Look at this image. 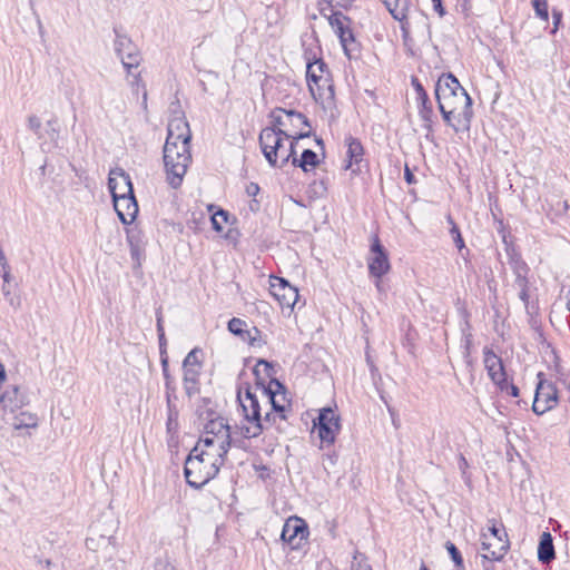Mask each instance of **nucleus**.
<instances>
[{
    "label": "nucleus",
    "mask_w": 570,
    "mask_h": 570,
    "mask_svg": "<svg viewBox=\"0 0 570 570\" xmlns=\"http://www.w3.org/2000/svg\"><path fill=\"white\" fill-rule=\"evenodd\" d=\"M351 570H372L367 559L362 553L356 552L351 563Z\"/></svg>",
    "instance_id": "nucleus-33"
},
{
    "label": "nucleus",
    "mask_w": 570,
    "mask_h": 570,
    "mask_svg": "<svg viewBox=\"0 0 570 570\" xmlns=\"http://www.w3.org/2000/svg\"><path fill=\"white\" fill-rule=\"evenodd\" d=\"M556 558L553 539L550 532L544 531L539 541L538 559L542 563H549Z\"/></svg>",
    "instance_id": "nucleus-26"
},
{
    "label": "nucleus",
    "mask_w": 570,
    "mask_h": 570,
    "mask_svg": "<svg viewBox=\"0 0 570 570\" xmlns=\"http://www.w3.org/2000/svg\"><path fill=\"white\" fill-rule=\"evenodd\" d=\"M191 132L185 117L176 116L171 118L167 127L166 142H176L177 145H190Z\"/></svg>",
    "instance_id": "nucleus-17"
},
{
    "label": "nucleus",
    "mask_w": 570,
    "mask_h": 570,
    "mask_svg": "<svg viewBox=\"0 0 570 570\" xmlns=\"http://www.w3.org/2000/svg\"><path fill=\"white\" fill-rule=\"evenodd\" d=\"M230 445L232 440L209 439V435H202L195 446H200V453L205 455L204 458L206 460L213 461L222 466Z\"/></svg>",
    "instance_id": "nucleus-14"
},
{
    "label": "nucleus",
    "mask_w": 570,
    "mask_h": 570,
    "mask_svg": "<svg viewBox=\"0 0 570 570\" xmlns=\"http://www.w3.org/2000/svg\"><path fill=\"white\" fill-rule=\"evenodd\" d=\"M159 340V346L160 348L165 347L166 346V338H158Z\"/></svg>",
    "instance_id": "nucleus-62"
},
{
    "label": "nucleus",
    "mask_w": 570,
    "mask_h": 570,
    "mask_svg": "<svg viewBox=\"0 0 570 570\" xmlns=\"http://www.w3.org/2000/svg\"><path fill=\"white\" fill-rule=\"evenodd\" d=\"M330 3L341 7V8H350L355 0H327Z\"/></svg>",
    "instance_id": "nucleus-44"
},
{
    "label": "nucleus",
    "mask_w": 570,
    "mask_h": 570,
    "mask_svg": "<svg viewBox=\"0 0 570 570\" xmlns=\"http://www.w3.org/2000/svg\"><path fill=\"white\" fill-rule=\"evenodd\" d=\"M419 101H420V105H424V104H429L430 102L428 94L425 92L423 87H420Z\"/></svg>",
    "instance_id": "nucleus-48"
},
{
    "label": "nucleus",
    "mask_w": 570,
    "mask_h": 570,
    "mask_svg": "<svg viewBox=\"0 0 570 570\" xmlns=\"http://www.w3.org/2000/svg\"><path fill=\"white\" fill-rule=\"evenodd\" d=\"M161 365H163V372H164V374H166V370H167V366H168L167 358H163L161 360Z\"/></svg>",
    "instance_id": "nucleus-61"
},
{
    "label": "nucleus",
    "mask_w": 570,
    "mask_h": 570,
    "mask_svg": "<svg viewBox=\"0 0 570 570\" xmlns=\"http://www.w3.org/2000/svg\"><path fill=\"white\" fill-rule=\"evenodd\" d=\"M291 141L287 145H283L277 150V166L276 167H284L288 161L293 163V157L295 156V145L298 140H294V138H289Z\"/></svg>",
    "instance_id": "nucleus-30"
},
{
    "label": "nucleus",
    "mask_w": 570,
    "mask_h": 570,
    "mask_svg": "<svg viewBox=\"0 0 570 570\" xmlns=\"http://www.w3.org/2000/svg\"><path fill=\"white\" fill-rule=\"evenodd\" d=\"M434 10L439 13L440 17L445 14V10L442 6V0H432Z\"/></svg>",
    "instance_id": "nucleus-46"
},
{
    "label": "nucleus",
    "mask_w": 570,
    "mask_h": 570,
    "mask_svg": "<svg viewBox=\"0 0 570 570\" xmlns=\"http://www.w3.org/2000/svg\"><path fill=\"white\" fill-rule=\"evenodd\" d=\"M202 355L203 352L200 348H193L183 362L184 390L189 399L197 395L200 391L199 375L203 366L200 360Z\"/></svg>",
    "instance_id": "nucleus-6"
},
{
    "label": "nucleus",
    "mask_w": 570,
    "mask_h": 570,
    "mask_svg": "<svg viewBox=\"0 0 570 570\" xmlns=\"http://www.w3.org/2000/svg\"><path fill=\"white\" fill-rule=\"evenodd\" d=\"M6 379V371L3 368V366L0 364V384L4 381Z\"/></svg>",
    "instance_id": "nucleus-60"
},
{
    "label": "nucleus",
    "mask_w": 570,
    "mask_h": 570,
    "mask_svg": "<svg viewBox=\"0 0 570 570\" xmlns=\"http://www.w3.org/2000/svg\"><path fill=\"white\" fill-rule=\"evenodd\" d=\"M498 387L503 392L507 391L511 396L517 397L519 396V389L514 384L508 383L505 380V384H499Z\"/></svg>",
    "instance_id": "nucleus-42"
},
{
    "label": "nucleus",
    "mask_w": 570,
    "mask_h": 570,
    "mask_svg": "<svg viewBox=\"0 0 570 570\" xmlns=\"http://www.w3.org/2000/svg\"><path fill=\"white\" fill-rule=\"evenodd\" d=\"M420 570H429V569L424 563H422Z\"/></svg>",
    "instance_id": "nucleus-63"
},
{
    "label": "nucleus",
    "mask_w": 570,
    "mask_h": 570,
    "mask_svg": "<svg viewBox=\"0 0 570 570\" xmlns=\"http://www.w3.org/2000/svg\"><path fill=\"white\" fill-rule=\"evenodd\" d=\"M203 435H209V439L232 440L230 428L224 417L210 419L204 426Z\"/></svg>",
    "instance_id": "nucleus-25"
},
{
    "label": "nucleus",
    "mask_w": 570,
    "mask_h": 570,
    "mask_svg": "<svg viewBox=\"0 0 570 570\" xmlns=\"http://www.w3.org/2000/svg\"><path fill=\"white\" fill-rule=\"evenodd\" d=\"M448 222L451 225L450 233L453 237V242L456 245V247L461 250L464 247V240L461 236L460 229L451 216H448Z\"/></svg>",
    "instance_id": "nucleus-34"
},
{
    "label": "nucleus",
    "mask_w": 570,
    "mask_h": 570,
    "mask_svg": "<svg viewBox=\"0 0 570 570\" xmlns=\"http://www.w3.org/2000/svg\"><path fill=\"white\" fill-rule=\"evenodd\" d=\"M262 365H263L265 368H268V367H269V363H268V362L261 360V361L257 363V365H256V370H255V372H257V371H258V367H259V366H262Z\"/></svg>",
    "instance_id": "nucleus-57"
},
{
    "label": "nucleus",
    "mask_w": 570,
    "mask_h": 570,
    "mask_svg": "<svg viewBox=\"0 0 570 570\" xmlns=\"http://www.w3.org/2000/svg\"><path fill=\"white\" fill-rule=\"evenodd\" d=\"M57 125L56 119H51L47 121V126L49 127V130L47 131L51 140H57L58 138V129L55 127Z\"/></svg>",
    "instance_id": "nucleus-43"
},
{
    "label": "nucleus",
    "mask_w": 570,
    "mask_h": 570,
    "mask_svg": "<svg viewBox=\"0 0 570 570\" xmlns=\"http://www.w3.org/2000/svg\"><path fill=\"white\" fill-rule=\"evenodd\" d=\"M127 239L130 247V255L137 267L141 266L145 259L146 239L138 228L127 230Z\"/></svg>",
    "instance_id": "nucleus-22"
},
{
    "label": "nucleus",
    "mask_w": 570,
    "mask_h": 570,
    "mask_svg": "<svg viewBox=\"0 0 570 570\" xmlns=\"http://www.w3.org/2000/svg\"><path fill=\"white\" fill-rule=\"evenodd\" d=\"M28 128L40 139L42 138L41 134V120L38 116L31 115L27 119Z\"/></svg>",
    "instance_id": "nucleus-37"
},
{
    "label": "nucleus",
    "mask_w": 570,
    "mask_h": 570,
    "mask_svg": "<svg viewBox=\"0 0 570 570\" xmlns=\"http://www.w3.org/2000/svg\"><path fill=\"white\" fill-rule=\"evenodd\" d=\"M367 266L370 275L374 278H382L391 268L389 256L377 236L373 237Z\"/></svg>",
    "instance_id": "nucleus-16"
},
{
    "label": "nucleus",
    "mask_w": 570,
    "mask_h": 570,
    "mask_svg": "<svg viewBox=\"0 0 570 570\" xmlns=\"http://www.w3.org/2000/svg\"><path fill=\"white\" fill-rule=\"evenodd\" d=\"M282 389L283 385L278 381L272 380L267 387L261 390L264 406L266 411L272 412V424L276 423L277 417L282 421L287 419L288 406L285 403L284 393H279Z\"/></svg>",
    "instance_id": "nucleus-9"
},
{
    "label": "nucleus",
    "mask_w": 570,
    "mask_h": 570,
    "mask_svg": "<svg viewBox=\"0 0 570 570\" xmlns=\"http://www.w3.org/2000/svg\"><path fill=\"white\" fill-rule=\"evenodd\" d=\"M482 549L488 551L487 554L482 556L484 559L491 561H501L509 550V542H499V547L493 549L490 542L484 541L482 542Z\"/></svg>",
    "instance_id": "nucleus-28"
},
{
    "label": "nucleus",
    "mask_w": 570,
    "mask_h": 570,
    "mask_svg": "<svg viewBox=\"0 0 570 570\" xmlns=\"http://www.w3.org/2000/svg\"><path fill=\"white\" fill-rule=\"evenodd\" d=\"M392 17L401 22L403 38L406 40L409 35V23L405 21L407 16V0H382Z\"/></svg>",
    "instance_id": "nucleus-24"
},
{
    "label": "nucleus",
    "mask_w": 570,
    "mask_h": 570,
    "mask_svg": "<svg viewBox=\"0 0 570 570\" xmlns=\"http://www.w3.org/2000/svg\"><path fill=\"white\" fill-rule=\"evenodd\" d=\"M261 390L262 387L253 390L246 386L245 392L242 390L237 392V400L244 415L240 434L245 439L259 436L272 424V412L266 411Z\"/></svg>",
    "instance_id": "nucleus-3"
},
{
    "label": "nucleus",
    "mask_w": 570,
    "mask_h": 570,
    "mask_svg": "<svg viewBox=\"0 0 570 570\" xmlns=\"http://www.w3.org/2000/svg\"><path fill=\"white\" fill-rule=\"evenodd\" d=\"M2 279L6 285H8L10 283V279H11L10 271L6 269L4 273H2Z\"/></svg>",
    "instance_id": "nucleus-54"
},
{
    "label": "nucleus",
    "mask_w": 570,
    "mask_h": 570,
    "mask_svg": "<svg viewBox=\"0 0 570 570\" xmlns=\"http://www.w3.org/2000/svg\"><path fill=\"white\" fill-rule=\"evenodd\" d=\"M490 531H491L492 535L498 539L499 542H503L502 538L500 537V530L495 525L490 528Z\"/></svg>",
    "instance_id": "nucleus-51"
},
{
    "label": "nucleus",
    "mask_w": 570,
    "mask_h": 570,
    "mask_svg": "<svg viewBox=\"0 0 570 570\" xmlns=\"http://www.w3.org/2000/svg\"><path fill=\"white\" fill-rule=\"evenodd\" d=\"M306 78L309 91L315 99L322 98L323 90L325 89L331 95L333 94L331 73L323 60L320 59L307 63Z\"/></svg>",
    "instance_id": "nucleus-7"
},
{
    "label": "nucleus",
    "mask_w": 570,
    "mask_h": 570,
    "mask_svg": "<svg viewBox=\"0 0 570 570\" xmlns=\"http://www.w3.org/2000/svg\"><path fill=\"white\" fill-rule=\"evenodd\" d=\"M375 279H376V281H375V287H376V289H377L380 293L384 292L383 283H382L381 278H375Z\"/></svg>",
    "instance_id": "nucleus-55"
},
{
    "label": "nucleus",
    "mask_w": 570,
    "mask_h": 570,
    "mask_svg": "<svg viewBox=\"0 0 570 570\" xmlns=\"http://www.w3.org/2000/svg\"><path fill=\"white\" fill-rule=\"evenodd\" d=\"M462 332H463V337H464V346H465L466 352H469L470 346L472 344V334L470 332H466L464 328L462 330Z\"/></svg>",
    "instance_id": "nucleus-47"
},
{
    "label": "nucleus",
    "mask_w": 570,
    "mask_h": 570,
    "mask_svg": "<svg viewBox=\"0 0 570 570\" xmlns=\"http://www.w3.org/2000/svg\"><path fill=\"white\" fill-rule=\"evenodd\" d=\"M458 7L462 9V11H466L469 9V1L468 0H458Z\"/></svg>",
    "instance_id": "nucleus-53"
},
{
    "label": "nucleus",
    "mask_w": 570,
    "mask_h": 570,
    "mask_svg": "<svg viewBox=\"0 0 570 570\" xmlns=\"http://www.w3.org/2000/svg\"><path fill=\"white\" fill-rule=\"evenodd\" d=\"M272 127L264 128L259 134V145L262 151L273 167L277 166V150L285 145V140L294 138L299 140L309 136V131L288 132L286 120H291L293 125L305 124L308 126V120L305 115L294 110H285L282 108L275 109L271 112Z\"/></svg>",
    "instance_id": "nucleus-2"
},
{
    "label": "nucleus",
    "mask_w": 570,
    "mask_h": 570,
    "mask_svg": "<svg viewBox=\"0 0 570 570\" xmlns=\"http://www.w3.org/2000/svg\"><path fill=\"white\" fill-rule=\"evenodd\" d=\"M532 4L535 11V14L542 19L543 21H548V1L547 0H532Z\"/></svg>",
    "instance_id": "nucleus-35"
},
{
    "label": "nucleus",
    "mask_w": 570,
    "mask_h": 570,
    "mask_svg": "<svg viewBox=\"0 0 570 570\" xmlns=\"http://www.w3.org/2000/svg\"><path fill=\"white\" fill-rule=\"evenodd\" d=\"M439 109L455 132L468 131L472 119V99L452 73L442 75L435 86Z\"/></svg>",
    "instance_id": "nucleus-1"
},
{
    "label": "nucleus",
    "mask_w": 570,
    "mask_h": 570,
    "mask_svg": "<svg viewBox=\"0 0 570 570\" xmlns=\"http://www.w3.org/2000/svg\"><path fill=\"white\" fill-rule=\"evenodd\" d=\"M29 403L27 390L20 385L11 384L0 395V415L3 419L16 414Z\"/></svg>",
    "instance_id": "nucleus-11"
},
{
    "label": "nucleus",
    "mask_w": 570,
    "mask_h": 570,
    "mask_svg": "<svg viewBox=\"0 0 570 570\" xmlns=\"http://www.w3.org/2000/svg\"><path fill=\"white\" fill-rule=\"evenodd\" d=\"M468 468H469V463H468L466 459L462 454H460L459 469L461 470L463 478H465V475H466Z\"/></svg>",
    "instance_id": "nucleus-45"
},
{
    "label": "nucleus",
    "mask_w": 570,
    "mask_h": 570,
    "mask_svg": "<svg viewBox=\"0 0 570 570\" xmlns=\"http://www.w3.org/2000/svg\"><path fill=\"white\" fill-rule=\"evenodd\" d=\"M2 293L10 306L13 308H18L20 306V298L11 294L9 285L3 284Z\"/></svg>",
    "instance_id": "nucleus-40"
},
{
    "label": "nucleus",
    "mask_w": 570,
    "mask_h": 570,
    "mask_svg": "<svg viewBox=\"0 0 570 570\" xmlns=\"http://www.w3.org/2000/svg\"><path fill=\"white\" fill-rule=\"evenodd\" d=\"M420 117L426 124V127L431 128L433 117V109L431 102L420 105Z\"/></svg>",
    "instance_id": "nucleus-38"
},
{
    "label": "nucleus",
    "mask_w": 570,
    "mask_h": 570,
    "mask_svg": "<svg viewBox=\"0 0 570 570\" xmlns=\"http://www.w3.org/2000/svg\"><path fill=\"white\" fill-rule=\"evenodd\" d=\"M293 165L302 168L304 171L314 169L318 165V157L316 153L311 149H305L301 158L293 157Z\"/></svg>",
    "instance_id": "nucleus-27"
},
{
    "label": "nucleus",
    "mask_w": 570,
    "mask_h": 570,
    "mask_svg": "<svg viewBox=\"0 0 570 570\" xmlns=\"http://www.w3.org/2000/svg\"><path fill=\"white\" fill-rule=\"evenodd\" d=\"M269 292L283 308L292 309L298 299V289L283 277L271 276Z\"/></svg>",
    "instance_id": "nucleus-15"
},
{
    "label": "nucleus",
    "mask_w": 570,
    "mask_h": 570,
    "mask_svg": "<svg viewBox=\"0 0 570 570\" xmlns=\"http://www.w3.org/2000/svg\"><path fill=\"white\" fill-rule=\"evenodd\" d=\"M108 187L112 198L134 195L130 176L120 168L110 170Z\"/></svg>",
    "instance_id": "nucleus-18"
},
{
    "label": "nucleus",
    "mask_w": 570,
    "mask_h": 570,
    "mask_svg": "<svg viewBox=\"0 0 570 570\" xmlns=\"http://www.w3.org/2000/svg\"><path fill=\"white\" fill-rule=\"evenodd\" d=\"M308 527L304 519L292 515L289 517L282 529L281 539L287 543L291 549H299L302 543L308 538Z\"/></svg>",
    "instance_id": "nucleus-12"
},
{
    "label": "nucleus",
    "mask_w": 570,
    "mask_h": 570,
    "mask_svg": "<svg viewBox=\"0 0 570 570\" xmlns=\"http://www.w3.org/2000/svg\"><path fill=\"white\" fill-rule=\"evenodd\" d=\"M178 428V412L169 406L168 417L166 422V430L167 434L169 435L168 443H171L177 436Z\"/></svg>",
    "instance_id": "nucleus-31"
},
{
    "label": "nucleus",
    "mask_w": 570,
    "mask_h": 570,
    "mask_svg": "<svg viewBox=\"0 0 570 570\" xmlns=\"http://www.w3.org/2000/svg\"><path fill=\"white\" fill-rule=\"evenodd\" d=\"M483 362L491 381L497 386L502 383L505 384L507 374L501 357H499L492 350L484 348Z\"/></svg>",
    "instance_id": "nucleus-19"
},
{
    "label": "nucleus",
    "mask_w": 570,
    "mask_h": 570,
    "mask_svg": "<svg viewBox=\"0 0 570 570\" xmlns=\"http://www.w3.org/2000/svg\"><path fill=\"white\" fill-rule=\"evenodd\" d=\"M258 189H259L258 185L250 184V186L248 187V193L254 195L258 191Z\"/></svg>",
    "instance_id": "nucleus-56"
},
{
    "label": "nucleus",
    "mask_w": 570,
    "mask_h": 570,
    "mask_svg": "<svg viewBox=\"0 0 570 570\" xmlns=\"http://www.w3.org/2000/svg\"><path fill=\"white\" fill-rule=\"evenodd\" d=\"M328 23L340 38L341 45L346 50L350 42L354 41L352 30L350 28V19L342 12H333L328 17Z\"/></svg>",
    "instance_id": "nucleus-20"
},
{
    "label": "nucleus",
    "mask_w": 570,
    "mask_h": 570,
    "mask_svg": "<svg viewBox=\"0 0 570 570\" xmlns=\"http://www.w3.org/2000/svg\"><path fill=\"white\" fill-rule=\"evenodd\" d=\"M314 429L322 445H332L341 430L340 415L331 407L322 409L317 419L314 420Z\"/></svg>",
    "instance_id": "nucleus-8"
},
{
    "label": "nucleus",
    "mask_w": 570,
    "mask_h": 570,
    "mask_svg": "<svg viewBox=\"0 0 570 570\" xmlns=\"http://www.w3.org/2000/svg\"><path fill=\"white\" fill-rule=\"evenodd\" d=\"M552 17H553V20H554V26L558 27V24L560 23L561 18H562L561 12L557 11V10H553L552 11Z\"/></svg>",
    "instance_id": "nucleus-50"
},
{
    "label": "nucleus",
    "mask_w": 570,
    "mask_h": 570,
    "mask_svg": "<svg viewBox=\"0 0 570 570\" xmlns=\"http://www.w3.org/2000/svg\"><path fill=\"white\" fill-rule=\"evenodd\" d=\"M12 425L16 430L36 428L38 425L37 415L21 411L19 414H12Z\"/></svg>",
    "instance_id": "nucleus-29"
},
{
    "label": "nucleus",
    "mask_w": 570,
    "mask_h": 570,
    "mask_svg": "<svg viewBox=\"0 0 570 570\" xmlns=\"http://www.w3.org/2000/svg\"><path fill=\"white\" fill-rule=\"evenodd\" d=\"M157 332H158V338H164V327H163V321H161V316L158 315L157 317Z\"/></svg>",
    "instance_id": "nucleus-49"
},
{
    "label": "nucleus",
    "mask_w": 570,
    "mask_h": 570,
    "mask_svg": "<svg viewBox=\"0 0 570 570\" xmlns=\"http://www.w3.org/2000/svg\"><path fill=\"white\" fill-rule=\"evenodd\" d=\"M0 267H1L2 273H4V271H6V269H7V271H10V267H9V265H8L7 259H6V261H3V262H0Z\"/></svg>",
    "instance_id": "nucleus-59"
},
{
    "label": "nucleus",
    "mask_w": 570,
    "mask_h": 570,
    "mask_svg": "<svg viewBox=\"0 0 570 570\" xmlns=\"http://www.w3.org/2000/svg\"><path fill=\"white\" fill-rule=\"evenodd\" d=\"M191 164L190 145H177L176 142H165L164 165L167 181L173 188L181 185L184 176Z\"/></svg>",
    "instance_id": "nucleus-4"
},
{
    "label": "nucleus",
    "mask_w": 570,
    "mask_h": 570,
    "mask_svg": "<svg viewBox=\"0 0 570 570\" xmlns=\"http://www.w3.org/2000/svg\"><path fill=\"white\" fill-rule=\"evenodd\" d=\"M286 122H287V127H289V126H291V127H293V128H295V129H298V131H297V132L303 131V130H302V127H307L305 124H297V125L295 126V125H293V122H291V120H286ZM286 129H288V128H286ZM287 131H288V132H291L289 130H287Z\"/></svg>",
    "instance_id": "nucleus-52"
},
{
    "label": "nucleus",
    "mask_w": 570,
    "mask_h": 570,
    "mask_svg": "<svg viewBox=\"0 0 570 570\" xmlns=\"http://www.w3.org/2000/svg\"><path fill=\"white\" fill-rule=\"evenodd\" d=\"M405 179L407 183H412V180H413V175L411 174L409 168L405 169Z\"/></svg>",
    "instance_id": "nucleus-58"
},
{
    "label": "nucleus",
    "mask_w": 570,
    "mask_h": 570,
    "mask_svg": "<svg viewBox=\"0 0 570 570\" xmlns=\"http://www.w3.org/2000/svg\"><path fill=\"white\" fill-rule=\"evenodd\" d=\"M200 453V446H195L185 462L184 473L187 483L199 489L215 478L220 469V465L213 461H208Z\"/></svg>",
    "instance_id": "nucleus-5"
},
{
    "label": "nucleus",
    "mask_w": 570,
    "mask_h": 570,
    "mask_svg": "<svg viewBox=\"0 0 570 570\" xmlns=\"http://www.w3.org/2000/svg\"><path fill=\"white\" fill-rule=\"evenodd\" d=\"M245 325L246 323L243 320L234 317L228 322V330L233 334L242 335Z\"/></svg>",
    "instance_id": "nucleus-39"
},
{
    "label": "nucleus",
    "mask_w": 570,
    "mask_h": 570,
    "mask_svg": "<svg viewBox=\"0 0 570 570\" xmlns=\"http://www.w3.org/2000/svg\"><path fill=\"white\" fill-rule=\"evenodd\" d=\"M445 548H446L451 559L455 563V566L456 567H462L463 566V559H462V556H461L459 549L455 547V544L450 542V541H448L445 543Z\"/></svg>",
    "instance_id": "nucleus-36"
},
{
    "label": "nucleus",
    "mask_w": 570,
    "mask_h": 570,
    "mask_svg": "<svg viewBox=\"0 0 570 570\" xmlns=\"http://www.w3.org/2000/svg\"><path fill=\"white\" fill-rule=\"evenodd\" d=\"M538 380L532 410L535 414L541 415L558 404V391L551 382L544 379L543 373L538 374Z\"/></svg>",
    "instance_id": "nucleus-10"
},
{
    "label": "nucleus",
    "mask_w": 570,
    "mask_h": 570,
    "mask_svg": "<svg viewBox=\"0 0 570 570\" xmlns=\"http://www.w3.org/2000/svg\"><path fill=\"white\" fill-rule=\"evenodd\" d=\"M345 146L347 148L346 156L348 158L345 169H351L353 173L360 170V164L363 161L364 148L361 141L352 136L345 138Z\"/></svg>",
    "instance_id": "nucleus-23"
},
{
    "label": "nucleus",
    "mask_w": 570,
    "mask_h": 570,
    "mask_svg": "<svg viewBox=\"0 0 570 570\" xmlns=\"http://www.w3.org/2000/svg\"><path fill=\"white\" fill-rule=\"evenodd\" d=\"M227 218H228V213L223 209H219L216 213H214L212 215L213 228L218 233L223 232L224 225L227 223Z\"/></svg>",
    "instance_id": "nucleus-32"
},
{
    "label": "nucleus",
    "mask_w": 570,
    "mask_h": 570,
    "mask_svg": "<svg viewBox=\"0 0 570 570\" xmlns=\"http://www.w3.org/2000/svg\"><path fill=\"white\" fill-rule=\"evenodd\" d=\"M155 570H177L175 566L167 559H158L155 563Z\"/></svg>",
    "instance_id": "nucleus-41"
},
{
    "label": "nucleus",
    "mask_w": 570,
    "mask_h": 570,
    "mask_svg": "<svg viewBox=\"0 0 570 570\" xmlns=\"http://www.w3.org/2000/svg\"><path fill=\"white\" fill-rule=\"evenodd\" d=\"M114 207L122 224H130L136 218L138 205L134 195L126 197H115Z\"/></svg>",
    "instance_id": "nucleus-21"
},
{
    "label": "nucleus",
    "mask_w": 570,
    "mask_h": 570,
    "mask_svg": "<svg viewBox=\"0 0 570 570\" xmlns=\"http://www.w3.org/2000/svg\"><path fill=\"white\" fill-rule=\"evenodd\" d=\"M568 305H569V309H570V291H569V294H568Z\"/></svg>",
    "instance_id": "nucleus-64"
},
{
    "label": "nucleus",
    "mask_w": 570,
    "mask_h": 570,
    "mask_svg": "<svg viewBox=\"0 0 570 570\" xmlns=\"http://www.w3.org/2000/svg\"><path fill=\"white\" fill-rule=\"evenodd\" d=\"M115 51L128 73H131L132 69H137L139 67L141 62L140 52L127 36L119 33L116 35Z\"/></svg>",
    "instance_id": "nucleus-13"
}]
</instances>
